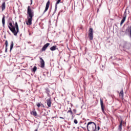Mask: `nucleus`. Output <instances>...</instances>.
Returning a JSON list of instances; mask_svg holds the SVG:
<instances>
[{
    "label": "nucleus",
    "mask_w": 131,
    "mask_h": 131,
    "mask_svg": "<svg viewBox=\"0 0 131 131\" xmlns=\"http://www.w3.org/2000/svg\"><path fill=\"white\" fill-rule=\"evenodd\" d=\"M74 122L75 123V124H77V123H78V121H77V120L76 119H74Z\"/></svg>",
    "instance_id": "5701e85b"
},
{
    "label": "nucleus",
    "mask_w": 131,
    "mask_h": 131,
    "mask_svg": "<svg viewBox=\"0 0 131 131\" xmlns=\"http://www.w3.org/2000/svg\"><path fill=\"white\" fill-rule=\"evenodd\" d=\"M34 131H37V129H36Z\"/></svg>",
    "instance_id": "7c9ffc66"
},
{
    "label": "nucleus",
    "mask_w": 131,
    "mask_h": 131,
    "mask_svg": "<svg viewBox=\"0 0 131 131\" xmlns=\"http://www.w3.org/2000/svg\"><path fill=\"white\" fill-rule=\"evenodd\" d=\"M123 96H124L123 90H122L120 91L119 94V97L120 99H121V100H123Z\"/></svg>",
    "instance_id": "f8f14e48"
},
{
    "label": "nucleus",
    "mask_w": 131,
    "mask_h": 131,
    "mask_svg": "<svg viewBox=\"0 0 131 131\" xmlns=\"http://www.w3.org/2000/svg\"><path fill=\"white\" fill-rule=\"evenodd\" d=\"M100 105L101 107L102 112H103V114H104V115H106V112H105V106H104V102L102 100V98H100Z\"/></svg>",
    "instance_id": "39448f33"
},
{
    "label": "nucleus",
    "mask_w": 131,
    "mask_h": 131,
    "mask_svg": "<svg viewBox=\"0 0 131 131\" xmlns=\"http://www.w3.org/2000/svg\"><path fill=\"white\" fill-rule=\"evenodd\" d=\"M85 124H86V123H85Z\"/></svg>",
    "instance_id": "2f4dec72"
},
{
    "label": "nucleus",
    "mask_w": 131,
    "mask_h": 131,
    "mask_svg": "<svg viewBox=\"0 0 131 131\" xmlns=\"http://www.w3.org/2000/svg\"><path fill=\"white\" fill-rule=\"evenodd\" d=\"M79 28H80V29H82V26H80Z\"/></svg>",
    "instance_id": "bb28decb"
},
{
    "label": "nucleus",
    "mask_w": 131,
    "mask_h": 131,
    "mask_svg": "<svg viewBox=\"0 0 131 131\" xmlns=\"http://www.w3.org/2000/svg\"><path fill=\"white\" fill-rule=\"evenodd\" d=\"M88 131H97V125L94 122H89L87 124Z\"/></svg>",
    "instance_id": "7ed1b4c3"
},
{
    "label": "nucleus",
    "mask_w": 131,
    "mask_h": 131,
    "mask_svg": "<svg viewBox=\"0 0 131 131\" xmlns=\"http://www.w3.org/2000/svg\"><path fill=\"white\" fill-rule=\"evenodd\" d=\"M99 130H100V126H98V127H97V131H99Z\"/></svg>",
    "instance_id": "a878e982"
},
{
    "label": "nucleus",
    "mask_w": 131,
    "mask_h": 131,
    "mask_svg": "<svg viewBox=\"0 0 131 131\" xmlns=\"http://www.w3.org/2000/svg\"><path fill=\"white\" fill-rule=\"evenodd\" d=\"M36 70H37V67H36V66H34L32 69V72H35Z\"/></svg>",
    "instance_id": "4be33fe9"
},
{
    "label": "nucleus",
    "mask_w": 131,
    "mask_h": 131,
    "mask_svg": "<svg viewBox=\"0 0 131 131\" xmlns=\"http://www.w3.org/2000/svg\"><path fill=\"white\" fill-rule=\"evenodd\" d=\"M88 36L90 40H93L94 38V30L92 28H90L89 31Z\"/></svg>",
    "instance_id": "20e7f679"
},
{
    "label": "nucleus",
    "mask_w": 131,
    "mask_h": 131,
    "mask_svg": "<svg viewBox=\"0 0 131 131\" xmlns=\"http://www.w3.org/2000/svg\"><path fill=\"white\" fill-rule=\"evenodd\" d=\"M47 102L48 106L49 107V108H51V107H52V99L49 98L47 99Z\"/></svg>",
    "instance_id": "1a4fd4ad"
},
{
    "label": "nucleus",
    "mask_w": 131,
    "mask_h": 131,
    "mask_svg": "<svg viewBox=\"0 0 131 131\" xmlns=\"http://www.w3.org/2000/svg\"><path fill=\"white\" fill-rule=\"evenodd\" d=\"M67 113H70L71 115H73V112L71 107L69 108V110L67 112Z\"/></svg>",
    "instance_id": "aec40b11"
},
{
    "label": "nucleus",
    "mask_w": 131,
    "mask_h": 131,
    "mask_svg": "<svg viewBox=\"0 0 131 131\" xmlns=\"http://www.w3.org/2000/svg\"><path fill=\"white\" fill-rule=\"evenodd\" d=\"M126 16H127V13H126V11H125L124 12L123 19H122V20L120 23L121 26L123 24V23H124V22L126 19Z\"/></svg>",
    "instance_id": "423d86ee"
},
{
    "label": "nucleus",
    "mask_w": 131,
    "mask_h": 131,
    "mask_svg": "<svg viewBox=\"0 0 131 131\" xmlns=\"http://www.w3.org/2000/svg\"><path fill=\"white\" fill-rule=\"evenodd\" d=\"M50 7V0H49L48 1V2L46 4V8H45V10L44 11V13H46V12H47V11H48V10H49V8Z\"/></svg>",
    "instance_id": "9d476101"
},
{
    "label": "nucleus",
    "mask_w": 131,
    "mask_h": 131,
    "mask_svg": "<svg viewBox=\"0 0 131 131\" xmlns=\"http://www.w3.org/2000/svg\"><path fill=\"white\" fill-rule=\"evenodd\" d=\"M45 93L47 94L48 97L50 96V89H49V88L45 89Z\"/></svg>",
    "instance_id": "2eb2a0df"
},
{
    "label": "nucleus",
    "mask_w": 131,
    "mask_h": 131,
    "mask_svg": "<svg viewBox=\"0 0 131 131\" xmlns=\"http://www.w3.org/2000/svg\"><path fill=\"white\" fill-rule=\"evenodd\" d=\"M8 28L11 32H12V33L14 34V35H15V36H17V35L19 32V26L18 25V23L15 22V26L13 25L12 23H9V26H8Z\"/></svg>",
    "instance_id": "f03ea898"
},
{
    "label": "nucleus",
    "mask_w": 131,
    "mask_h": 131,
    "mask_svg": "<svg viewBox=\"0 0 131 131\" xmlns=\"http://www.w3.org/2000/svg\"><path fill=\"white\" fill-rule=\"evenodd\" d=\"M10 51L11 52V51H12V50H13V48L14 47V42L13 41H12L10 43Z\"/></svg>",
    "instance_id": "f3484780"
},
{
    "label": "nucleus",
    "mask_w": 131,
    "mask_h": 131,
    "mask_svg": "<svg viewBox=\"0 0 131 131\" xmlns=\"http://www.w3.org/2000/svg\"><path fill=\"white\" fill-rule=\"evenodd\" d=\"M37 107H40V103H38V104H37Z\"/></svg>",
    "instance_id": "b1692460"
},
{
    "label": "nucleus",
    "mask_w": 131,
    "mask_h": 131,
    "mask_svg": "<svg viewBox=\"0 0 131 131\" xmlns=\"http://www.w3.org/2000/svg\"><path fill=\"white\" fill-rule=\"evenodd\" d=\"M41 68H45V60L41 57L39 58Z\"/></svg>",
    "instance_id": "6e6552de"
},
{
    "label": "nucleus",
    "mask_w": 131,
    "mask_h": 131,
    "mask_svg": "<svg viewBox=\"0 0 131 131\" xmlns=\"http://www.w3.org/2000/svg\"><path fill=\"white\" fill-rule=\"evenodd\" d=\"M122 123H123V121L121 120L119 125V129H120V130H121V129H122Z\"/></svg>",
    "instance_id": "4468645a"
},
{
    "label": "nucleus",
    "mask_w": 131,
    "mask_h": 131,
    "mask_svg": "<svg viewBox=\"0 0 131 131\" xmlns=\"http://www.w3.org/2000/svg\"><path fill=\"white\" fill-rule=\"evenodd\" d=\"M61 3V0H56V3L55 4V8H57L58 5Z\"/></svg>",
    "instance_id": "412c9836"
},
{
    "label": "nucleus",
    "mask_w": 131,
    "mask_h": 131,
    "mask_svg": "<svg viewBox=\"0 0 131 131\" xmlns=\"http://www.w3.org/2000/svg\"><path fill=\"white\" fill-rule=\"evenodd\" d=\"M2 9V11H5L6 10V2H3L0 7Z\"/></svg>",
    "instance_id": "9b49d317"
},
{
    "label": "nucleus",
    "mask_w": 131,
    "mask_h": 131,
    "mask_svg": "<svg viewBox=\"0 0 131 131\" xmlns=\"http://www.w3.org/2000/svg\"><path fill=\"white\" fill-rule=\"evenodd\" d=\"M5 52L7 53L8 52V40L5 41Z\"/></svg>",
    "instance_id": "dca6fc26"
},
{
    "label": "nucleus",
    "mask_w": 131,
    "mask_h": 131,
    "mask_svg": "<svg viewBox=\"0 0 131 131\" xmlns=\"http://www.w3.org/2000/svg\"><path fill=\"white\" fill-rule=\"evenodd\" d=\"M2 24L3 27H5V15H3L2 18Z\"/></svg>",
    "instance_id": "6ab92c4d"
},
{
    "label": "nucleus",
    "mask_w": 131,
    "mask_h": 131,
    "mask_svg": "<svg viewBox=\"0 0 131 131\" xmlns=\"http://www.w3.org/2000/svg\"><path fill=\"white\" fill-rule=\"evenodd\" d=\"M50 50L51 51H56V50H57V46H54L52 47L51 48H50Z\"/></svg>",
    "instance_id": "a211bd4d"
},
{
    "label": "nucleus",
    "mask_w": 131,
    "mask_h": 131,
    "mask_svg": "<svg viewBox=\"0 0 131 131\" xmlns=\"http://www.w3.org/2000/svg\"><path fill=\"white\" fill-rule=\"evenodd\" d=\"M27 15L28 21L26 22V24L30 26L32 24V18L34 16V12L30 6H28L27 8Z\"/></svg>",
    "instance_id": "f257e3e1"
},
{
    "label": "nucleus",
    "mask_w": 131,
    "mask_h": 131,
    "mask_svg": "<svg viewBox=\"0 0 131 131\" xmlns=\"http://www.w3.org/2000/svg\"><path fill=\"white\" fill-rule=\"evenodd\" d=\"M50 46V43H47L46 44H45L43 47L41 49V52H45V51H46V50H47V49L48 48V47Z\"/></svg>",
    "instance_id": "0eeeda50"
},
{
    "label": "nucleus",
    "mask_w": 131,
    "mask_h": 131,
    "mask_svg": "<svg viewBox=\"0 0 131 131\" xmlns=\"http://www.w3.org/2000/svg\"><path fill=\"white\" fill-rule=\"evenodd\" d=\"M59 118H60V119H64V118H63L62 117H60Z\"/></svg>",
    "instance_id": "cd10ccee"
},
{
    "label": "nucleus",
    "mask_w": 131,
    "mask_h": 131,
    "mask_svg": "<svg viewBox=\"0 0 131 131\" xmlns=\"http://www.w3.org/2000/svg\"><path fill=\"white\" fill-rule=\"evenodd\" d=\"M73 111V112H74L75 114L76 113V109H74Z\"/></svg>",
    "instance_id": "393cba45"
},
{
    "label": "nucleus",
    "mask_w": 131,
    "mask_h": 131,
    "mask_svg": "<svg viewBox=\"0 0 131 131\" xmlns=\"http://www.w3.org/2000/svg\"><path fill=\"white\" fill-rule=\"evenodd\" d=\"M82 127V128H83V129H84V128L83 127Z\"/></svg>",
    "instance_id": "c85d7f7f"
},
{
    "label": "nucleus",
    "mask_w": 131,
    "mask_h": 131,
    "mask_svg": "<svg viewBox=\"0 0 131 131\" xmlns=\"http://www.w3.org/2000/svg\"><path fill=\"white\" fill-rule=\"evenodd\" d=\"M31 5H32V1H31Z\"/></svg>",
    "instance_id": "c756f323"
},
{
    "label": "nucleus",
    "mask_w": 131,
    "mask_h": 131,
    "mask_svg": "<svg viewBox=\"0 0 131 131\" xmlns=\"http://www.w3.org/2000/svg\"><path fill=\"white\" fill-rule=\"evenodd\" d=\"M31 115H33V116H37V113L35 111V109L34 108V110L31 112Z\"/></svg>",
    "instance_id": "ddd939ff"
}]
</instances>
